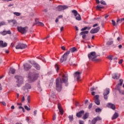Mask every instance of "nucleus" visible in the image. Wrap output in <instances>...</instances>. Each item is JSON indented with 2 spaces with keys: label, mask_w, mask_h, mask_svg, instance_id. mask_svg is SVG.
Masks as SVG:
<instances>
[{
  "label": "nucleus",
  "mask_w": 124,
  "mask_h": 124,
  "mask_svg": "<svg viewBox=\"0 0 124 124\" xmlns=\"http://www.w3.org/2000/svg\"><path fill=\"white\" fill-rule=\"evenodd\" d=\"M28 78L31 81H35L38 78V74L36 73H30L28 75Z\"/></svg>",
  "instance_id": "f03ea898"
},
{
  "label": "nucleus",
  "mask_w": 124,
  "mask_h": 124,
  "mask_svg": "<svg viewBox=\"0 0 124 124\" xmlns=\"http://www.w3.org/2000/svg\"><path fill=\"white\" fill-rule=\"evenodd\" d=\"M30 63L33 65L37 70H40V65L39 64H37L35 61H32L30 62Z\"/></svg>",
  "instance_id": "1a4fd4ad"
},
{
  "label": "nucleus",
  "mask_w": 124,
  "mask_h": 124,
  "mask_svg": "<svg viewBox=\"0 0 124 124\" xmlns=\"http://www.w3.org/2000/svg\"><path fill=\"white\" fill-rule=\"evenodd\" d=\"M100 4H103V5H106V2H105V1L103 0L100 1Z\"/></svg>",
  "instance_id": "4c0bfd02"
},
{
  "label": "nucleus",
  "mask_w": 124,
  "mask_h": 124,
  "mask_svg": "<svg viewBox=\"0 0 124 124\" xmlns=\"http://www.w3.org/2000/svg\"><path fill=\"white\" fill-rule=\"evenodd\" d=\"M93 106V104H90L88 107L89 109H91Z\"/></svg>",
  "instance_id": "603ef678"
},
{
  "label": "nucleus",
  "mask_w": 124,
  "mask_h": 124,
  "mask_svg": "<svg viewBox=\"0 0 124 124\" xmlns=\"http://www.w3.org/2000/svg\"><path fill=\"white\" fill-rule=\"evenodd\" d=\"M6 34H11V31L10 30L6 31Z\"/></svg>",
  "instance_id": "de8ad7c7"
},
{
  "label": "nucleus",
  "mask_w": 124,
  "mask_h": 124,
  "mask_svg": "<svg viewBox=\"0 0 124 124\" xmlns=\"http://www.w3.org/2000/svg\"><path fill=\"white\" fill-rule=\"evenodd\" d=\"M97 26H98V24H95L93 25V28H95V27H97Z\"/></svg>",
  "instance_id": "bf43d9fd"
},
{
  "label": "nucleus",
  "mask_w": 124,
  "mask_h": 124,
  "mask_svg": "<svg viewBox=\"0 0 124 124\" xmlns=\"http://www.w3.org/2000/svg\"><path fill=\"white\" fill-rule=\"evenodd\" d=\"M2 104H3L4 106H6V103H5L4 102H2Z\"/></svg>",
  "instance_id": "680f3d73"
},
{
  "label": "nucleus",
  "mask_w": 124,
  "mask_h": 124,
  "mask_svg": "<svg viewBox=\"0 0 124 124\" xmlns=\"http://www.w3.org/2000/svg\"><path fill=\"white\" fill-rule=\"evenodd\" d=\"M25 90H29L30 89H31V86L30 84H26L24 86Z\"/></svg>",
  "instance_id": "5701e85b"
},
{
  "label": "nucleus",
  "mask_w": 124,
  "mask_h": 124,
  "mask_svg": "<svg viewBox=\"0 0 124 124\" xmlns=\"http://www.w3.org/2000/svg\"><path fill=\"white\" fill-rule=\"evenodd\" d=\"M38 90L39 92H42V89H41V87L40 86L38 87Z\"/></svg>",
  "instance_id": "864d4df0"
},
{
  "label": "nucleus",
  "mask_w": 124,
  "mask_h": 124,
  "mask_svg": "<svg viewBox=\"0 0 124 124\" xmlns=\"http://www.w3.org/2000/svg\"><path fill=\"white\" fill-rule=\"evenodd\" d=\"M15 78L17 80L16 81V86L17 87H20L24 81V78L20 76H16Z\"/></svg>",
  "instance_id": "20e7f679"
},
{
  "label": "nucleus",
  "mask_w": 124,
  "mask_h": 124,
  "mask_svg": "<svg viewBox=\"0 0 124 124\" xmlns=\"http://www.w3.org/2000/svg\"><path fill=\"white\" fill-rule=\"evenodd\" d=\"M82 38L83 39H85V38H86V35L85 34L82 35Z\"/></svg>",
  "instance_id": "e2e57ef3"
},
{
  "label": "nucleus",
  "mask_w": 124,
  "mask_h": 124,
  "mask_svg": "<svg viewBox=\"0 0 124 124\" xmlns=\"http://www.w3.org/2000/svg\"><path fill=\"white\" fill-rule=\"evenodd\" d=\"M120 84H118L117 85H116L115 89L117 91H119V92H121V86L123 85V83H124V79H120L119 80Z\"/></svg>",
  "instance_id": "9d476101"
},
{
  "label": "nucleus",
  "mask_w": 124,
  "mask_h": 124,
  "mask_svg": "<svg viewBox=\"0 0 124 124\" xmlns=\"http://www.w3.org/2000/svg\"><path fill=\"white\" fill-rule=\"evenodd\" d=\"M27 100L28 101V103H30V101L31 100V97L30 96H28L27 97Z\"/></svg>",
  "instance_id": "09e8293b"
},
{
  "label": "nucleus",
  "mask_w": 124,
  "mask_h": 124,
  "mask_svg": "<svg viewBox=\"0 0 124 124\" xmlns=\"http://www.w3.org/2000/svg\"><path fill=\"white\" fill-rule=\"evenodd\" d=\"M63 27H62L60 29L61 32H62L63 31Z\"/></svg>",
  "instance_id": "052dcab7"
},
{
  "label": "nucleus",
  "mask_w": 124,
  "mask_h": 124,
  "mask_svg": "<svg viewBox=\"0 0 124 124\" xmlns=\"http://www.w3.org/2000/svg\"><path fill=\"white\" fill-rule=\"evenodd\" d=\"M4 25H5V22L4 21L0 22V27H1V26H4Z\"/></svg>",
  "instance_id": "ea45409f"
},
{
  "label": "nucleus",
  "mask_w": 124,
  "mask_h": 124,
  "mask_svg": "<svg viewBox=\"0 0 124 124\" xmlns=\"http://www.w3.org/2000/svg\"><path fill=\"white\" fill-rule=\"evenodd\" d=\"M122 47H123V46H122V45H120L119 46H118V48L119 49H122Z\"/></svg>",
  "instance_id": "0e129e2a"
},
{
  "label": "nucleus",
  "mask_w": 124,
  "mask_h": 124,
  "mask_svg": "<svg viewBox=\"0 0 124 124\" xmlns=\"http://www.w3.org/2000/svg\"><path fill=\"white\" fill-rule=\"evenodd\" d=\"M8 23H13V26H14V25H16V23H17L15 19L9 20H8Z\"/></svg>",
  "instance_id": "bb28decb"
},
{
  "label": "nucleus",
  "mask_w": 124,
  "mask_h": 124,
  "mask_svg": "<svg viewBox=\"0 0 124 124\" xmlns=\"http://www.w3.org/2000/svg\"><path fill=\"white\" fill-rule=\"evenodd\" d=\"M118 117H119V114H118V113L115 112L112 117V120H116V119H117Z\"/></svg>",
  "instance_id": "4be33fe9"
},
{
  "label": "nucleus",
  "mask_w": 124,
  "mask_h": 124,
  "mask_svg": "<svg viewBox=\"0 0 124 124\" xmlns=\"http://www.w3.org/2000/svg\"><path fill=\"white\" fill-rule=\"evenodd\" d=\"M37 19H35V22H36V24H38L39 26H41V27H44V24L42 22H40L39 21H36Z\"/></svg>",
  "instance_id": "cd10ccee"
},
{
  "label": "nucleus",
  "mask_w": 124,
  "mask_h": 124,
  "mask_svg": "<svg viewBox=\"0 0 124 124\" xmlns=\"http://www.w3.org/2000/svg\"><path fill=\"white\" fill-rule=\"evenodd\" d=\"M88 29V27H85L82 29H81V31H86Z\"/></svg>",
  "instance_id": "c03bdc74"
},
{
  "label": "nucleus",
  "mask_w": 124,
  "mask_h": 124,
  "mask_svg": "<svg viewBox=\"0 0 124 124\" xmlns=\"http://www.w3.org/2000/svg\"><path fill=\"white\" fill-rule=\"evenodd\" d=\"M99 95H96L94 96V103L97 105H100V101H99Z\"/></svg>",
  "instance_id": "f8f14e48"
},
{
  "label": "nucleus",
  "mask_w": 124,
  "mask_h": 124,
  "mask_svg": "<svg viewBox=\"0 0 124 124\" xmlns=\"http://www.w3.org/2000/svg\"><path fill=\"white\" fill-rule=\"evenodd\" d=\"M94 90H96V89L93 87L90 88V91H91L92 92H93V91H94Z\"/></svg>",
  "instance_id": "3c124183"
},
{
  "label": "nucleus",
  "mask_w": 124,
  "mask_h": 124,
  "mask_svg": "<svg viewBox=\"0 0 124 124\" xmlns=\"http://www.w3.org/2000/svg\"><path fill=\"white\" fill-rule=\"evenodd\" d=\"M70 52H71V53H74V52H76V51H77V48H76V47H74L73 48H71L70 49Z\"/></svg>",
  "instance_id": "393cba45"
},
{
  "label": "nucleus",
  "mask_w": 124,
  "mask_h": 124,
  "mask_svg": "<svg viewBox=\"0 0 124 124\" xmlns=\"http://www.w3.org/2000/svg\"><path fill=\"white\" fill-rule=\"evenodd\" d=\"M89 33V31H82L80 32V35H84V34H88Z\"/></svg>",
  "instance_id": "c756f323"
},
{
  "label": "nucleus",
  "mask_w": 124,
  "mask_h": 124,
  "mask_svg": "<svg viewBox=\"0 0 124 124\" xmlns=\"http://www.w3.org/2000/svg\"><path fill=\"white\" fill-rule=\"evenodd\" d=\"M101 120H102V119L100 117L97 116L93 119V120L91 122V124H96V122H97V121H101Z\"/></svg>",
  "instance_id": "ddd939ff"
},
{
  "label": "nucleus",
  "mask_w": 124,
  "mask_h": 124,
  "mask_svg": "<svg viewBox=\"0 0 124 124\" xmlns=\"http://www.w3.org/2000/svg\"><path fill=\"white\" fill-rule=\"evenodd\" d=\"M24 108L26 110H27V111H30V110H31V108H29L27 106H25Z\"/></svg>",
  "instance_id": "a19ab883"
},
{
  "label": "nucleus",
  "mask_w": 124,
  "mask_h": 124,
  "mask_svg": "<svg viewBox=\"0 0 124 124\" xmlns=\"http://www.w3.org/2000/svg\"><path fill=\"white\" fill-rule=\"evenodd\" d=\"M17 31L22 33V34H26L27 32H28V31H29V27H17Z\"/></svg>",
  "instance_id": "39448f33"
},
{
  "label": "nucleus",
  "mask_w": 124,
  "mask_h": 124,
  "mask_svg": "<svg viewBox=\"0 0 124 124\" xmlns=\"http://www.w3.org/2000/svg\"><path fill=\"white\" fill-rule=\"evenodd\" d=\"M96 3H99L100 2L99 1V0H95Z\"/></svg>",
  "instance_id": "338daca9"
},
{
  "label": "nucleus",
  "mask_w": 124,
  "mask_h": 124,
  "mask_svg": "<svg viewBox=\"0 0 124 124\" xmlns=\"http://www.w3.org/2000/svg\"><path fill=\"white\" fill-rule=\"evenodd\" d=\"M79 124H84V121L79 120Z\"/></svg>",
  "instance_id": "4d7b16f0"
},
{
  "label": "nucleus",
  "mask_w": 124,
  "mask_h": 124,
  "mask_svg": "<svg viewBox=\"0 0 124 124\" xmlns=\"http://www.w3.org/2000/svg\"><path fill=\"white\" fill-rule=\"evenodd\" d=\"M95 112H96L97 113H99V112H101V109L100 108H96Z\"/></svg>",
  "instance_id": "58836bf2"
},
{
  "label": "nucleus",
  "mask_w": 124,
  "mask_h": 124,
  "mask_svg": "<svg viewBox=\"0 0 124 124\" xmlns=\"http://www.w3.org/2000/svg\"><path fill=\"white\" fill-rule=\"evenodd\" d=\"M113 26H116V22L114 20H111Z\"/></svg>",
  "instance_id": "a18cd8bd"
},
{
  "label": "nucleus",
  "mask_w": 124,
  "mask_h": 124,
  "mask_svg": "<svg viewBox=\"0 0 124 124\" xmlns=\"http://www.w3.org/2000/svg\"><path fill=\"white\" fill-rule=\"evenodd\" d=\"M61 49L62 50H63V51H65L66 49H65V47H64V46H61Z\"/></svg>",
  "instance_id": "8fccbe9b"
},
{
  "label": "nucleus",
  "mask_w": 124,
  "mask_h": 124,
  "mask_svg": "<svg viewBox=\"0 0 124 124\" xmlns=\"http://www.w3.org/2000/svg\"><path fill=\"white\" fill-rule=\"evenodd\" d=\"M109 93H110V89L106 88L104 90L103 96L105 100H107V99H108V94H109Z\"/></svg>",
  "instance_id": "0eeeda50"
},
{
  "label": "nucleus",
  "mask_w": 124,
  "mask_h": 124,
  "mask_svg": "<svg viewBox=\"0 0 124 124\" xmlns=\"http://www.w3.org/2000/svg\"><path fill=\"white\" fill-rule=\"evenodd\" d=\"M81 74L82 73L81 72H76L75 73L74 78H77V81H78V80H80V78H81Z\"/></svg>",
  "instance_id": "4468645a"
},
{
  "label": "nucleus",
  "mask_w": 124,
  "mask_h": 124,
  "mask_svg": "<svg viewBox=\"0 0 124 124\" xmlns=\"http://www.w3.org/2000/svg\"><path fill=\"white\" fill-rule=\"evenodd\" d=\"M112 78L113 79H115L116 80H118V79H119L120 77L118 76V74H113L112 75Z\"/></svg>",
  "instance_id": "412c9836"
},
{
  "label": "nucleus",
  "mask_w": 124,
  "mask_h": 124,
  "mask_svg": "<svg viewBox=\"0 0 124 124\" xmlns=\"http://www.w3.org/2000/svg\"><path fill=\"white\" fill-rule=\"evenodd\" d=\"M68 118L69 119L70 122H72L73 121V120H74L73 116V115H69L68 116Z\"/></svg>",
  "instance_id": "473e14b6"
},
{
  "label": "nucleus",
  "mask_w": 124,
  "mask_h": 124,
  "mask_svg": "<svg viewBox=\"0 0 124 124\" xmlns=\"http://www.w3.org/2000/svg\"><path fill=\"white\" fill-rule=\"evenodd\" d=\"M14 15H16V16H21V13H18V12H14Z\"/></svg>",
  "instance_id": "c9c22d12"
},
{
  "label": "nucleus",
  "mask_w": 124,
  "mask_h": 124,
  "mask_svg": "<svg viewBox=\"0 0 124 124\" xmlns=\"http://www.w3.org/2000/svg\"><path fill=\"white\" fill-rule=\"evenodd\" d=\"M21 101L22 102L25 101V96H23L22 97V99H21Z\"/></svg>",
  "instance_id": "13d9d810"
},
{
  "label": "nucleus",
  "mask_w": 124,
  "mask_h": 124,
  "mask_svg": "<svg viewBox=\"0 0 124 124\" xmlns=\"http://www.w3.org/2000/svg\"><path fill=\"white\" fill-rule=\"evenodd\" d=\"M108 107L109 108H111V109H112V110H115L116 109V106L114 104H113L110 103H108L107 105Z\"/></svg>",
  "instance_id": "f3484780"
},
{
  "label": "nucleus",
  "mask_w": 124,
  "mask_h": 124,
  "mask_svg": "<svg viewBox=\"0 0 124 124\" xmlns=\"http://www.w3.org/2000/svg\"><path fill=\"white\" fill-rule=\"evenodd\" d=\"M36 114H37V110H35L34 111V116H36Z\"/></svg>",
  "instance_id": "6e6d98bb"
},
{
  "label": "nucleus",
  "mask_w": 124,
  "mask_h": 124,
  "mask_svg": "<svg viewBox=\"0 0 124 124\" xmlns=\"http://www.w3.org/2000/svg\"><path fill=\"white\" fill-rule=\"evenodd\" d=\"M96 8L97 9H101L102 8H104V7L101 5H99L96 6Z\"/></svg>",
  "instance_id": "72a5a7b5"
},
{
  "label": "nucleus",
  "mask_w": 124,
  "mask_h": 124,
  "mask_svg": "<svg viewBox=\"0 0 124 124\" xmlns=\"http://www.w3.org/2000/svg\"><path fill=\"white\" fill-rule=\"evenodd\" d=\"M67 81H68V78L67 76L65 75L62 76V79L61 78H58L56 80V89L58 92H61L62 89V83L66 84V86H67L68 84L67 83Z\"/></svg>",
  "instance_id": "f257e3e1"
},
{
  "label": "nucleus",
  "mask_w": 124,
  "mask_h": 124,
  "mask_svg": "<svg viewBox=\"0 0 124 124\" xmlns=\"http://www.w3.org/2000/svg\"><path fill=\"white\" fill-rule=\"evenodd\" d=\"M55 68L56 69L57 72L59 71V66H58V64H55Z\"/></svg>",
  "instance_id": "37998d69"
},
{
  "label": "nucleus",
  "mask_w": 124,
  "mask_h": 124,
  "mask_svg": "<svg viewBox=\"0 0 124 124\" xmlns=\"http://www.w3.org/2000/svg\"><path fill=\"white\" fill-rule=\"evenodd\" d=\"M69 64L70 65H76L75 63H74V61L71 60L70 59L69 60Z\"/></svg>",
  "instance_id": "a878e982"
},
{
  "label": "nucleus",
  "mask_w": 124,
  "mask_h": 124,
  "mask_svg": "<svg viewBox=\"0 0 124 124\" xmlns=\"http://www.w3.org/2000/svg\"><path fill=\"white\" fill-rule=\"evenodd\" d=\"M27 45L25 44H18L16 46V49H26L27 48Z\"/></svg>",
  "instance_id": "6e6552de"
},
{
  "label": "nucleus",
  "mask_w": 124,
  "mask_h": 124,
  "mask_svg": "<svg viewBox=\"0 0 124 124\" xmlns=\"http://www.w3.org/2000/svg\"><path fill=\"white\" fill-rule=\"evenodd\" d=\"M6 46H7V43H3V41H0V47H6Z\"/></svg>",
  "instance_id": "aec40b11"
},
{
  "label": "nucleus",
  "mask_w": 124,
  "mask_h": 124,
  "mask_svg": "<svg viewBox=\"0 0 124 124\" xmlns=\"http://www.w3.org/2000/svg\"><path fill=\"white\" fill-rule=\"evenodd\" d=\"M113 44V41H109L107 42V45H112Z\"/></svg>",
  "instance_id": "f704fd0d"
},
{
  "label": "nucleus",
  "mask_w": 124,
  "mask_h": 124,
  "mask_svg": "<svg viewBox=\"0 0 124 124\" xmlns=\"http://www.w3.org/2000/svg\"><path fill=\"white\" fill-rule=\"evenodd\" d=\"M10 71L12 73V74H15V69L13 68H10Z\"/></svg>",
  "instance_id": "2f4dec72"
},
{
  "label": "nucleus",
  "mask_w": 124,
  "mask_h": 124,
  "mask_svg": "<svg viewBox=\"0 0 124 124\" xmlns=\"http://www.w3.org/2000/svg\"><path fill=\"white\" fill-rule=\"evenodd\" d=\"M24 70L28 71V70H30L31 68V65H30L28 63H26L25 64L23 65Z\"/></svg>",
  "instance_id": "dca6fc26"
},
{
  "label": "nucleus",
  "mask_w": 124,
  "mask_h": 124,
  "mask_svg": "<svg viewBox=\"0 0 124 124\" xmlns=\"http://www.w3.org/2000/svg\"><path fill=\"white\" fill-rule=\"evenodd\" d=\"M89 117V113H86L85 115L83 117V120H86V119H88Z\"/></svg>",
  "instance_id": "7c9ffc66"
},
{
  "label": "nucleus",
  "mask_w": 124,
  "mask_h": 124,
  "mask_svg": "<svg viewBox=\"0 0 124 124\" xmlns=\"http://www.w3.org/2000/svg\"><path fill=\"white\" fill-rule=\"evenodd\" d=\"M76 20H78V21H81V16H80L79 14L76 16Z\"/></svg>",
  "instance_id": "c85d7f7f"
},
{
  "label": "nucleus",
  "mask_w": 124,
  "mask_h": 124,
  "mask_svg": "<svg viewBox=\"0 0 124 124\" xmlns=\"http://www.w3.org/2000/svg\"><path fill=\"white\" fill-rule=\"evenodd\" d=\"M123 62H124V60L121 59V60H119L118 63H119V64H122V63H123Z\"/></svg>",
  "instance_id": "49530a36"
},
{
  "label": "nucleus",
  "mask_w": 124,
  "mask_h": 124,
  "mask_svg": "<svg viewBox=\"0 0 124 124\" xmlns=\"http://www.w3.org/2000/svg\"><path fill=\"white\" fill-rule=\"evenodd\" d=\"M58 108L59 109V112L61 113V114L63 115V110H62V105L61 104L59 103L58 104Z\"/></svg>",
  "instance_id": "a211bd4d"
},
{
  "label": "nucleus",
  "mask_w": 124,
  "mask_h": 124,
  "mask_svg": "<svg viewBox=\"0 0 124 124\" xmlns=\"http://www.w3.org/2000/svg\"><path fill=\"white\" fill-rule=\"evenodd\" d=\"M67 8H68V6L66 5H60V6H58L57 7V10H58V11H62V10H64V9H67Z\"/></svg>",
  "instance_id": "9b49d317"
},
{
  "label": "nucleus",
  "mask_w": 124,
  "mask_h": 124,
  "mask_svg": "<svg viewBox=\"0 0 124 124\" xmlns=\"http://www.w3.org/2000/svg\"><path fill=\"white\" fill-rule=\"evenodd\" d=\"M56 113H54V116L53 117V121H55V120H56Z\"/></svg>",
  "instance_id": "5fc2aeb1"
},
{
  "label": "nucleus",
  "mask_w": 124,
  "mask_h": 124,
  "mask_svg": "<svg viewBox=\"0 0 124 124\" xmlns=\"http://www.w3.org/2000/svg\"><path fill=\"white\" fill-rule=\"evenodd\" d=\"M85 113V111L84 110H81L78 112L76 114L77 117H78V118H81L82 116H83V114Z\"/></svg>",
  "instance_id": "6ab92c4d"
},
{
  "label": "nucleus",
  "mask_w": 124,
  "mask_h": 124,
  "mask_svg": "<svg viewBox=\"0 0 124 124\" xmlns=\"http://www.w3.org/2000/svg\"><path fill=\"white\" fill-rule=\"evenodd\" d=\"M0 34H2V35H6V31H1L0 32Z\"/></svg>",
  "instance_id": "e433bc0d"
},
{
  "label": "nucleus",
  "mask_w": 124,
  "mask_h": 124,
  "mask_svg": "<svg viewBox=\"0 0 124 124\" xmlns=\"http://www.w3.org/2000/svg\"><path fill=\"white\" fill-rule=\"evenodd\" d=\"M99 30H100V27H98L96 28L93 29L91 30L90 33L92 34L97 33V32H98V31H99Z\"/></svg>",
  "instance_id": "2eb2a0df"
},
{
  "label": "nucleus",
  "mask_w": 124,
  "mask_h": 124,
  "mask_svg": "<svg viewBox=\"0 0 124 124\" xmlns=\"http://www.w3.org/2000/svg\"><path fill=\"white\" fill-rule=\"evenodd\" d=\"M72 13L74 14L75 17H76V16L79 14L76 10H73L72 11Z\"/></svg>",
  "instance_id": "b1692460"
},
{
  "label": "nucleus",
  "mask_w": 124,
  "mask_h": 124,
  "mask_svg": "<svg viewBox=\"0 0 124 124\" xmlns=\"http://www.w3.org/2000/svg\"><path fill=\"white\" fill-rule=\"evenodd\" d=\"M69 54H70V51H67L66 52L61 58L60 62H65V61L67 60V58H68Z\"/></svg>",
  "instance_id": "423d86ee"
},
{
  "label": "nucleus",
  "mask_w": 124,
  "mask_h": 124,
  "mask_svg": "<svg viewBox=\"0 0 124 124\" xmlns=\"http://www.w3.org/2000/svg\"><path fill=\"white\" fill-rule=\"evenodd\" d=\"M108 60H110V61H112L113 60V56L111 55H110L108 57Z\"/></svg>",
  "instance_id": "79ce46f5"
},
{
  "label": "nucleus",
  "mask_w": 124,
  "mask_h": 124,
  "mask_svg": "<svg viewBox=\"0 0 124 124\" xmlns=\"http://www.w3.org/2000/svg\"><path fill=\"white\" fill-rule=\"evenodd\" d=\"M91 93H92V94L93 95H94V93H95V92H92Z\"/></svg>",
  "instance_id": "774afa93"
},
{
  "label": "nucleus",
  "mask_w": 124,
  "mask_h": 124,
  "mask_svg": "<svg viewBox=\"0 0 124 124\" xmlns=\"http://www.w3.org/2000/svg\"><path fill=\"white\" fill-rule=\"evenodd\" d=\"M13 5H14V4H10L8 5V7H11V6H13Z\"/></svg>",
  "instance_id": "69168bd1"
},
{
  "label": "nucleus",
  "mask_w": 124,
  "mask_h": 124,
  "mask_svg": "<svg viewBox=\"0 0 124 124\" xmlns=\"http://www.w3.org/2000/svg\"><path fill=\"white\" fill-rule=\"evenodd\" d=\"M88 57L89 60H92L93 62H97L98 59H96L97 56L95 54V52H92L88 54Z\"/></svg>",
  "instance_id": "7ed1b4c3"
}]
</instances>
